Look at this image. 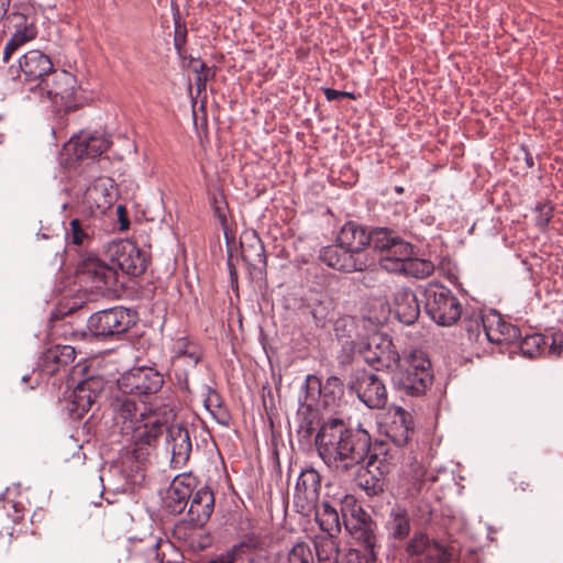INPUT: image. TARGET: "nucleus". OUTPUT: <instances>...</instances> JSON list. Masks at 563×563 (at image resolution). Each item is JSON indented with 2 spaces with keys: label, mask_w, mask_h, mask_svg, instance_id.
<instances>
[{
  "label": "nucleus",
  "mask_w": 563,
  "mask_h": 563,
  "mask_svg": "<svg viewBox=\"0 0 563 563\" xmlns=\"http://www.w3.org/2000/svg\"><path fill=\"white\" fill-rule=\"evenodd\" d=\"M319 456L336 472H347L367 457L371 448L369 433L353 429L341 419L324 421L316 435Z\"/></svg>",
  "instance_id": "nucleus-1"
},
{
  "label": "nucleus",
  "mask_w": 563,
  "mask_h": 563,
  "mask_svg": "<svg viewBox=\"0 0 563 563\" xmlns=\"http://www.w3.org/2000/svg\"><path fill=\"white\" fill-rule=\"evenodd\" d=\"M110 408L114 426L136 445H152L165 429V423L147 410L145 402L120 390L111 397Z\"/></svg>",
  "instance_id": "nucleus-2"
},
{
  "label": "nucleus",
  "mask_w": 563,
  "mask_h": 563,
  "mask_svg": "<svg viewBox=\"0 0 563 563\" xmlns=\"http://www.w3.org/2000/svg\"><path fill=\"white\" fill-rule=\"evenodd\" d=\"M78 88L77 79L73 74L54 69L35 95L40 99L49 100L56 112L68 113L80 107L77 97Z\"/></svg>",
  "instance_id": "nucleus-3"
},
{
  "label": "nucleus",
  "mask_w": 563,
  "mask_h": 563,
  "mask_svg": "<svg viewBox=\"0 0 563 563\" xmlns=\"http://www.w3.org/2000/svg\"><path fill=\"white\" fill-rule=\"evenodd\" d=\"M432 380L431 363L421 351L411 352L395 375L397 388L410 396L424 394Z\"/></svg>",
  "instance_id": "nucleus-4"
},
{
  "label": "nucleus",
  "mask_w": 563,
  "mask_h": 563,
  "mask_svg": "<svg viewBox=\"0 0 563 563\" xmlns=\"http://www.w3.org/2000/svg\"><path fill=\"white\" fill-rule=\"evenodd\" d=\"M424 298L426 312L437 324L450 327L461 318L460 300L448 287L430 284L424 290Z\"/></svg>",
  "instance_id": "nucleus-5"
},
{
  "label": "nucleus",
  "mask_w": 563,
  "mask_h": 563,
  "mask_svg": "<svg viewBox=\"0 0 563 563\" xmlns=\"http://www.w3.org/2000/svg\"><path fill=\"white\" fill-rule=\"evenodd\" d=\"M78 278L86 285V288L102 296L115 290L118 273L110 266L95 256L84 258L77 267Z\"/></svg>",
  "instance_id": "nucleus-6"
},
{
  "label": "nucleus",
  "mask_w": 563,
  "mask_h": 563,
  "mask_svg": "<svg viewBox=\"0 0 563 563\" xmlns=\"http://www.w3.org/2000/svg\"><path fill=\"white\" fill-rule=\"evenodd\" d=\"M135 323V313L123 307H114L92 313L87 322L95 336H114L125 333Z\"/></svg>",
  "instance_id": "nucleus-7"
},
{
  "label": "nucleus",
  "mask_w": 563,
  "mask_h": 563,
  "mask_svg": "<svg viewBox=\"0 0 563 563\" xmlns=\"http://www.w3.org/2000/svg\"><path fill=\"white\" fill-rule=\"evenodd\" d=\"M118 390L130 396L156 394L164 384L163 375L153 367L140 366L124 372L118 378Z\"/></svg>",
  "instance_id": "nucleus-8"
},
{
  "label": "nucleus",
  "mask_w": 563,
  "mask_h": 563,
  "mask_svg": "<svg viewBox=\"0 0 563 563\" xmlns=\"http://www.w3.org/2000/svg\"><path fill=\"white\" fill-rule=\"evenodd\" d=\"M54 69L51 57L40 49L27 51L19 59V78L25 88L33 93L37 91Z\"/></svg>",
  "instance_id": "nucleus-9"
},
{
  "label": "nucleus",
  "mask_w": 563,
  "mask_h": 563,
  "mask_svg": "<svg viewBox=\"0 0 563 563\" xmlns=\"http://www.w3.org/2000/svg\"><path fill=\"white\" fill-rule=\"evenodd\" d=\"M111 144V136L104 131H80L67 142L65 151L78 161L95 159L107 152Z\"/></svg>",
  "instance_id": "nucleus-10"
},
{
  "label": "nucleus",
  "mask_w": 563,
  "mask_h": 563,
  "mask_svg": "<svg viewBox=\"0 0 563 563\" xmlns=\"http://www.w3.org/2000/svg\"><path fill=\"white\" fill-rule=\"evenodd\" d=\"M405 552L412 563H450L451 554L444 545L423 532H416L405 544Z\"/></svg>",
  "instance_id": "nucleus-11"
},
{
  "label": "nucleus",
  "mask_w": 563,
  "mask_h": 563,
  "mask_svg": "<svg viewBox=\"0 0 563 563\" xmlns=\"http://www.w3.org/2000/svg\"><path fill=\"white\" fill-rule=\"evenodd\" d=\"M362 355L365 362L377 371L389 369L400 360L391 340L382 333H374L368 338Z\"/></svg>",
  "instance_id": "nucleus-12"
},
{
  "label": "nucleus",
  "mask_w": 563,
  "mask_h": 563,
  "mask_svg": "<svg viewBox=\"0 0 563 563\" xmlns=\"http://www.w3.org/2000/svg\"><path fill=\"white\" fill-rule=\"evenodd\" d=\"M321 488V477L313 468L303 470L296 483L294 504L297 511L309 516L316 508Z\"/></svg>",
  "instance_id": "nucleus-13"
},
{
  "label": "nucleus",
  "mask_w": 563,
  "mask_h": 563,
  "mask_svg": "<svg viewBox=\"0 0 563 563\" xmlns=\"http://www.w3.org/2000/svg\"><path fill=\"white\" fill-rule=\"evenodd\" d=\"M111 262L123 273L139 276L146 269L147 260L136 244L131 241H120L110 249Z\"/></svg>",
  "instance_id": "nucleus-14"
},
{
  "label": "nucleus",
  "mask_w": 563,
  "mask_h": 563,
  "mask_svg": "<svg viewBox=\"0 0 563 563\" xmlns=\"http://www.w3.org/2000/svg\"><path fill=\"white\" fill-rule=\"evenodd\" d=\"M351 388L355 390L360 400L371 409H380L387 404L386 386L383 379L373 373L360 374Z\"/></svg>",
  "instance_id": "nucleus-15"
},
{
  "label": "nucleus",
  "mask_w": 563,
  "mask_h": 563,
  "mask_svg": "<svg viewBox=\"0 0 563 563\" xmlns=\"http://www.w3.org/2000/svg\"><path fill=\"white\" fill-rule=\"evenodd\" d=\"M114 201L113 180L108 177L95 179L85 190L82 205L90 213L103 214Z\"/></svg>",
  "instance_id": "nucleus-16"
},
{
  "label": "nucleus",
  "mask_w": 563,
  "mask_h": 563,
  "mask_svg": "<svg viewBox=\"0 0 563 563\" xmlns=\"http://www.w3.org/2000/svg\"><path fill=\"white\" fill-rule=\"evenodd\" d=\"M104 380L100 376H89L80 380L71 394L70 410L78 417H82L101 396Z\"/></svg>",
  "instance_id": "nucleus-17"
},
{
  "label": "nucleus",
  "mask_w": 563,
  "mask_h": 563,
  "mask_svg": "<svg viewBox=\"0 0 563 563\" xmlns=\"http://www.w3.org/2000/svg\"><path fill=\"white\" fill-rule=\"evenodd\" d=\"M320 260L338 271L351 273L363 271L368 266L367 258L362 256L353 255L349 250H345L339 242L333 245L324 246L320 251Z\"/></svg>",
  "instance_id": "nucleus-18"
},
{
  "label": "nucleus",
  "mask_w": 563,
  "mask_h": 563,
  "mask_svg": "<svg viewBox=\"0 0 563 563\" xmlns=\"http://www.w3.org/2000/svg\"><path fill=\"white\" fill-rule=\"evenodd\" d=\"M196 478L190 474L177 475L170 483L164 497V505L172 514H181L194 496Z\"/></svg>",
  "instance_id": "nucleus-19"
},
{
  "label": "nucleus",
  "mask_w": 563,
  "mask_h": 563,
  "mask_svg": "<svg viewBox=\"0 0 563 563\" xmlns=\"http://www.w3.org/2000/svg\"><path fill=\"white\" fill-rule=\"evenodd\" d=\"M384 432L397 446L406 445L413 433L412 416L401 407L394 408L384 426Z\"/></svg>",
  "instance_id": "nucleus-20"
},
{
  "label": "nucleus",
  "mask_w": 563,
  "mask_h": 563,
  "mask_svg": "<svg viewBox=\"0 0 563 563\" xmlns=\"http://www.w3.org/2000/svg\"><path fill=\"white\" fill-rule=\"evenodd\" d=\"M164 430H166V428ZM166 442L172 452V465L175 468L185 466L189 461L192 450L188 429L181 426H170L167 429Z\"/></svg>",
  "instance_id": "nucleus-21"
},
{
  "label": "nucleus",
  "mask_w": 563,
  "mask_h": 563,
  "mask_svg": "<svg viewBox=\"0 0 563 563\" xmlns=\"http://www.w3.org/2000/svg\"><path fill=\"white\" fill-rule=\"evenodd\" d=\"M336 242L353 255L366 258L364 251L371 243V234L363 227L350 221L341 228Z\"/></svg>",
  "instance_id": "nucleus-22"
},
{
  "label": "nucleus",
  "mask_w": 563,
  "mask_h": 563,
  "mask_svg": "<svg viewBox=\"0 0 563 563\" xmlns=\"http://www.w3.org/2000/svg\"><path fill=\"white\" fill-rule=\"evenodd\" d=\"M214 497L208 487L198 489L190 499L188 520L196 527L203 526L213 512Z\"/></svg>",
  "instance_id": "nucleus-23"
},
{
  "label": "nucleus",
  "mask_w": 563,
  "mask_h": 563,
  "mask_svg": "<svg viewBox=\"0 0 563 563\" xmlns=\"http://www.w3.org/2000/svg\"><path fill=\"white\" fill-rule=\"evenodd\" d=\"M75 356L76 352L73 346L55 345L42 353L38 366L45 374L53 375L71 364Z\"/></svg>",
  "instance_id": "nucleus-24"
},
{
  "label": "nucleus",
  "mask_w": 563,
  "mask_h": 563,
  "mask_svg": "<svg viewBox=\"0 0 563 563\" xmlns=\"http://www.w3.org/2000/svg\"><path fill=\"white\" fill-rule=\"evenodd\" d=\"M395 313L400 322L410 325L420 314V306L416 294L408 288H400L394 296Z\"/></svg>",
  "instance_id": "nucleus-25"
},
{
  "label": "nucleus",
  "mask_w": 563,
  "mask_h": 563,
  "mask_svg": "<svg viewBox=\"0 0 563 563\" xmlns=\"http://www.w3.org/2000/svg\"><path fill=\"white\" fill-rule=\"evenodd\" d=\"M385 528L391 540L402 541L411 531V519L408 510L400 505H395L388 512Z\"/></svg>",
  "instance_id": "nucleus-26"
},
{
  "label": "nucleus",
  "mask_w": 563,
  "mask_h": 563,
  "mask_svg": "<svg viewBox=\"0 0 563 563\" xmlns=\"http://www.w3.org/2000/svg\"><path fill=\"white\" fill-rule=\"evenodd\" d=\"M314 511L316 522L327 536H338L341 532V519L338 509L329 500H322L316 504Z\"/></svg>",
  "instance_id": "nucleus-27"
},
{
  "label": "nucleus",
  "mask_w": 563,
  "mask_h": 563,
  "mask_svg": "<svg viewBox=\"0 0 563 563\" xmlns=\"http://www.w3.org/2000/svg\"><path fill=\"white\" fill-rule=\"evenodd\" d=\"M93 233L88 219L75 218L70 220L69 228L66 229V240L69 244L87 247L92 242Z\"/></svg>",
  "instance_id": "nucleus-28"
},
{
  "label": "nucleus",
  "mask_w": 563,
  "mask_h": 563,
  "mask_svg": "<svg viewBox=\"0 0 563 563\" xmlns=\"http://www.w3.org/2000/svg\"><path fill=\"white\" fill-rule=\"evenodd\" d=\"M517 329L504 322L499 314L486 318L484 325V338L492 343H503L515 336Z\"/></svg>",
  "instance_id": "nucleus-29"
},
{
  "label": "nucleus",
  "mask_w": 563,
  "mask_h": 563,
  "mask_svg": "<svg viewBox=\"0 0 563 563\" xmlns=\"http://www.w3.org/2000/svg\"><path fill=\"white\" fill-rule=\"evenodd\" d=\"M313 547L317 563H339L340 544L336 536H317Z\"/></svg>",
  "instance_id": "nucleus-30"
},
{
  "label": "nucleus",
  "mask_w": 563,
  "mask_h": 563,
  "mask_svg": "<svg viewBox=\"0 0 563 563\" xmlns=\"http://www.w3.org/2000/svg\"><path fill=\"white\" fill-rule=\"evenodd\" d=\"M398 266L388 265L391 268L393 273L404 274L408 276H412L415 278H427L429 277L433 271L434 265L432 262L422 258H416L409 256L404 264L397 263Z\"/></svg>",
  "instance_id": "nucleus-31"
},
{
  "label": "nucleus",
  "mask_w": 563,
  "mask_h": 563,
  "mask_svg": "<svg viewBox=\"0 0 563 563\" xmlns=\"http://www.w3.org/2000/svg\"><path fill=\"white\" fill-rule=\"evenodd\" d=\"M412 254V245L401 239L388 252L384 253L379 260V265L384 271L393 273L388 265L398 266L397 263L404 264Z\"/></svg>",
  "instance_id": "nucleus-32"
},
{
  "label": "nucleus",
  "mask_w": 563,
  "mask_h": 563,
  "mask_svg": "<svg viewBox=\"0 0 563 563\" xmlns=\"http://www.w3.org/2000/svg\"><path fill=\"white\" fill-rule=\"evenodd\" d=\"M37 35L36 27L33 23L24 25L23 29H18L7 42L3 48L2 60L9 63L11 56L27 42L34 40Z\"/></svg>",
  "instance_id": "nucleus-33"
},
{
  "label": "nucleus",
  "mask_w": 563,
  "mask_h": 563,
  "mask_svg": "<svg viewBox=\"0 0 563 563\" xmlns=\"http://www.w3.org/2000/svg\"><path fill=\"white\" fill-rule=\"evenodd\" d=\"M342 517L345 530L357 541L362 542L365 548L373 549L375 545V536L369 525L360 519H357L355 522L353 520H349L346 519L345 515Z\"/></svg>",
  "instance_id": "nucleus-34"
},
{
  "label": "nucleus",
  "mask_w": 563,
  "mask_h": 563,
  "mask_svg": "<svg viewBox=\"0 0 563 563\" xmlns=\"http://www.w3.org/2000/svg\"><path fill=\"white\" fill-rule=\"evenodd\" d=\"M241 256L243 261L251 267L262 271L266 267V255L264 245L260 240H255L251 244H241Z\"/></svg>",
  "instance_id": "nucleus-35"
},
{
  "label": "nucleus",
  "mask_w": 563,
  "mask_h": 563,
  "mask_svg": "<svg viewBox=\"0 0 563 563\" xmlns=\"http://www.w3.org/2000/svg\"><path fill=\"white\" fill-rule=\"evenodd\" d=\"M371 243L375 250L383 253L388 252L401 238L397 232L388 228H375L371 232Z\"/></svg>",
  "instance_id": "nucleus-36"
},
{
  "label": "nucleus",
  "mask_w": 563,
  "mask_h": 563,
  "mask_svg": "<svg viewBox=\"0 0 563 563\" xmlns=\"http://www.w3.org/2000/svg\"><path fill=\"white\" fill-rule=\"evenodd\" d=\"M278 563H314L313 551L307 542H296Z\"/></svg>",
  "instance_id": "nucleus-37"
},
{
  "label": "nucleus",
  "mask_w": 563,
  "mask_h": 563,
  "mask_svg": "<svg viewBox=\"0 0 563 563\" xmlns=\"http://www.w3.org/2000/svg\"><path fill=\"white\" fill-rule=\"evenodd\" d=\"M172 12L174 18L175 33H174V45L178 54L181 55L183 48L187 41V27L186 22L180 15L177 2H172Z\"/></svg>",
  "instance_id": "nucleus-38"
},
{
  "label": "nucleus",
  "mask_w": 563,
  "mask_h": 563,
  "mask_svg": "<svg viewBox=\"0 0 563 563\" xmlns=\"http://www.w3.org/2000/svg\"><path fill=\"white\" fill-rule=\"evenodd\" d=\"M269 544V539L267 536H263L260 533H250L246 534L239 545L235 547V550L239 553H247L255 551H263Z\"/></svg>",
  "instance_id": "nucleus-39"
},
{
  "label": "nucleus",
  "mask_w": 563,
  "mask_h": 563,
  "mask_svg": "<svg viewBox=\"0 0 563 563\" xmlns=\"http://www.w3.org/2000/svg\"><path fill=\"white\" fill-rule=\"evenodd\" d=\"M463 324L470 341L477 342L482 336H484V325H486V318L479 313L465 318L463 320Z\"/></svg>",
  "instance_id": "nucleus-40"
},
{
  "label": "nucleus",
  "mask_w": 563,
  "mask_h": 563,
  "mask_svg": "<svg viewBox=\"0 0 563 563\" xmlns=\"http://www.w3.org/2000/svg\"><path fill=\"white\" fill-rule=\"evenodd\" d=\"M190 67L196 73V86L198 91L206 89V84L216 75L214 70L208 67L201 59H192Z\"/></svg>",
  "instance_id": "nucleus-41"
},
{
  "label": "nucleus",
  "mask_w": 563,
  "mask_h": 563,
  "mask_svg": "<svg viewBox=\"0 0 563 563\" xmlns=\"http://www.w3.org/2000/svg\"><path fill=\"white\" fill-rule=\"evenodd\" d=\"M175 353L177 358L187 357L194 365L200 361V353L197 346L191 345L186 339H179L176 342Z\"/></svg>",
  "instance_id": "nucleus-42"
},
{
  "label": "nucleus",
  "mask_w": 563,
  "mask_h": 563,
  "mask_svg": "<svg viewBox=\"0 0 563 563\" xmlns=\"http://www.w3.org/2000/svg\"><path fill=\"white\" fill-rule=\"evenodd\" d=\"M375 456L372 455L368 463H367V470H366V473L364 475H360V478H361V486L368 493V494H372V495H376L377 493L382 492L383 490V482L380 478H377L375 477V475H372L371 479L368 478H365L367 475H369L372 473V471L369 470L371 466H373L374 462H373V459Z\"/></svg>",
  "instance_id": "nucleus-43"
},
{
  "label": "nucleus",
  "mask_w": 563,
  "mask_h": 563,
  "mask_svg": "<svg viewBox=\"0 0 563 563\" xmlns=\"http://www.w3.org/2000/svg\"><path fill=\"white\" fill-rule=\"evenodd\" d=\"M544 338L540 334L528 335L521 343V350L523 354L532 357L539 352L542 344H544Z\"/></svg>",
  "instance_id": "nucleus-44"
},
{
  "label": "nucleus",
  "mask_w": 563,
  "mask_h": 563,
  "mask_svg": "<svg viewBox=\"0 0 563 563\" xmlns=\"http://www.w3.org/2000/svg\"><path fill=\"white\" fill-rule=\"evenodd\" d=\"M329 305L323 301H316L311 305V316L317 327H324L329 316Z\"/></svg>",
  "instance_id": "nucleus-45"
},
{
  "label": "nucleus",
  "mask_w": 563,
  "mask_h": 563,
  "mask_svg": "<svg viewBox=\"0 0 563 563\" xmlns=\"http://www.w3.org/2000/svg\"><path fill=\"white\" fill-rule=\"evenodd\" d=\"M536 212H537V224L540 228H545L549 224V222L553 216L552 206L548 202L538 203L536 207Z\"/></svg>",
  "instance_id": "nucleus-46"
},
{
  "label": "nucleus",
  "mask_w": 563,
  "mask_h": 563,
  "mask_svg": "<svg viewBox=\"0 0 563 563\" xmlns=\"http://www.w3.org/2000/svg\"><path fill=\"white\" fill-rule=\"evenodd\" d=\"M354 329V321L350 318H341L338 319L334 325L335 334L339 339H343L345 336L351 338V332Z\"/></svg>",
  "instance_id": "nucleus-47"
},
{
  "label": "nucleus",
  "mask_w": 563,
  "mask_h": 563,
  "mask_svg": "<svg viewBox=\"0 0 563 563\" xmlns=\"http://www.w3.org/2000/svg\"><path fill=\"white\" fill-rule=\"evenodd\" d=\"M550 353L560 356L563 353V332H555L551 336Z\"/></svg>",
  "instance_id": "nucleus-48"
},
{
  "label": "nucleus",
  "mask_w": 563,
  "mask_h": 563,
  "mask_svg": "<svg viewBox=\"0 0 563 563\" xmlns=\"http://www.w3.org/2000/svg\"><path fill=\"white\" fill-rule=\"evenodd\" d=\"M342 91H339V90H335V89H332V88H325L324 89V96H325V99L328 101H334V100H338L340 98H342Z\"/></svg>",
  "instance_id": "nucleus-49"
},
{
  "label": "nucleus",
  "mask_w": 563,
  "mask_h": 563,
  "mask_svg": "<svg viewBox=\"0 0 563 563\" xmlns=\"http://www.w3.org/2000/svg\"><path fill=\"white\" fill-rule=\"evenodd\" d=\"M306 386L308 388H313V389H317L318 393L320 391V387H321V384H320V380L317 376L314 375H308L307 376V379H306Z\"/></svg>",
  "instance_id": "nucleus-50"
},
{
  "label": "nucleus",
  "mask_w": 563,
  "mask_h": 563,
  "mask_svg": "<svg viewBox=\"0 0 563 563\" xmlns=\"http://www.w3.org/2000/svg\"><path fill=\"white\" fill-rule=\"evenodd\" d=\"M158 548H159V542L154 541L150 548V555L153 556L155 560H157L158 563H162V560H159Z\"/></svg>",
  "instance_id": "nucleus-51"
},
{
  "label": "nucleus",
  "mask_w": 563,
  "mask_h": 563,
  "mask_svg": "<svg viewBox=\"0 0 563 563\" xmlns=\"http://www.w3.org/2000/svg\"><path fill=\"white\" fill-rule=\"evenodd\" d=\"M9 9V2H0V21L4 18Z\"/></svg>",
  "instance_id": "nucleus-52"
},
{
  "label": "nucleus",
  "mask_w": 563,
  "mask_h": 563,
  "mask_svg": "<svg viewBox=\"0 0 563 563\" xmlns=\"http://www.w3.org/2000/svg\"><path fill=\"white\" fill-rule=\"evenodd\" d=\"M423 474H424V471L422 470V467L419 466V468L417 470L416 475H415L416 479L419 482H422Z\"/></svg>",
  "instance_id": "nucleus-53"
},
{
  "label": "nucleus",
  "mask_w": 563,
  "mask_h": 563,
  "mask_svg": "<svg viewBox=\"0 0 563 563\" xmlns=\"http://www.w3.org/2000/svg\"><path fill=\"white\" fill-rule=\"evenodd\" d=\"M342 93H343V95H341L342 98H351V99L354 98V95L352 92L342 91Z\"/></svg>",
  "instance_id": "nucleus-54"
},
{
  "label": "nucleus",
  "mask_w": 563,
  "mask_h": 563,
  "mask_svg": "<svg viewBox=\"0 0 563 563\" xmlns=\"http://www.w3.org/2000/svg\"><path fill=\"white\" fill-rule=\"evenodd\" d=\"M526 156H527V157H526L527 164H528V166H530V167H531V166L533 165L532 157H531L529 154H527Z\"/></svg>",
  "instance_id": "nucleus-55"
},
{
  "label": "nucleus",
  "mask_w": 563,
  "mask_h": 563,
  "mask_svg": "<svg viewBox=\"0 0 563 563\" xmlns=\"http://www.w3.org/2000/svg\"><path fill=\"white\" fill-rule=\"evenodd\" d=\"M395 191H396L397 194H402V192H404V187H401V186H396V187H395Z\"/></svg>",
  "instance_id": "nucleus-56"
},
{
  "label": "nucleus",
  "mask_w": 563,
  "mask_h": 563,
  "mask_svg": "<svg viewBox=\"0 0 563 563\" xmlns=\"http://www.w3.org/2000/svg\"><path fill=\"white\" fill-rule=\"evenodd\" d=\"M235 276V272L231 269V277Z\"/></svg>",
  "instance_id": "nucleus-57"
}]
</instances>
